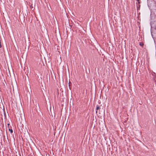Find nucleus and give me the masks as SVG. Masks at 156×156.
I'll return each mask as SVG.
<instances>
[{
	"label": "nucleus",
	"mask_w": 156,
	"mask_h": 156,
	"mask_svg": "<svg viewBox=\"0 0 156 156\" xmlns=\"http://www.w3.org/2000/svg\"><path fill=\"white\" fill-rule=\"evenodd\" d=\"M9 124H8V126H9Z\"/></svg>",
	"instance_id": "7"
},
{
	"label": "nucleus",
	"mask_w": 156,
	"mask_h": 156,
	"mask_svg": "<svg viewBox=\"0 0 156 156\" xmlns=\"http://www.w3.org/2000/svg\"><path fill=\"white\" fill-rule=\"evenodd\" d=\"M101 109V108L99 107V106L98 105H97V107H96V113H98H98H100V110Z\"/></svg>",
	"instance_id": "1"
},
{
	"label": "nucleus",
	"mask_w": 156,
	"mask_h": 156,
	"mask_svg": "<svg viewBox=\"0 0 156 156\" xmlns=\"http://www.w3.org/2000/svg\"><path fill=\"white\" fill-rule=\"evenodd\" d=\"M140 46H143L144 45V44L143 43H140Z\"/></svg>",
	"instance_id": "3"
},
{
	"label": "nucleus",
	"mask_w": 156,
	"mask_h": 156,
	"mask_svg": "<svg viewBox=\"0 0 156 156\" xmlns=\"http://www.w3.org/2000/svg\"><path fill=\"white\" fill-rule=\"evenodd\" d=\"M71 84V83L69 82V89H71V87H70V84Z\"/></svg>",
	"instance_id": "4"
},
{
	"label": "nucleus",
	"mask_w": 156,
	"mask_h": 156,
	"mask_svg": "<svg viewBox=\"0 0 156 156\" xmlns=\"http://www.w3.org/2000/svg\"><path fill=\"white\" fill-rule=\"evenodd\" d=\"M2 47V44H1V41L0 40V48H1Z\"/></svg>",
	"instance_id": "5"
},
{
	"label": "nucleus",
	"mask_w": 156,
	"mask_h": 156,
	"mask_svg": "<svg viewBox=\"0 0 156 156\" xmlns=\"http://www.w3.org/2000/svg\"><path fill=\"white\" fill-rule=\"evenodd\" d=\"M9 130L10 131L11 133H12L13 132V130L12 129H9Z\"/></svg>",
	"instance_id": "2"
},
{
	"label": "nucleus",
	"mask_w": 156,
	"mask_h": 156,
	"mask_svg": "<svg viewBox=\"0 0 156 156\" xmlns=\"http://www.w3.org/2000/svg\"><path fill=\"white\" fill-rule=\"evenodd\" d=\"M137 1L138 2V3H140V2H139V1H140V0H137Z\"/></svg>",
	"instance_id": "6"
}]
</instances>
